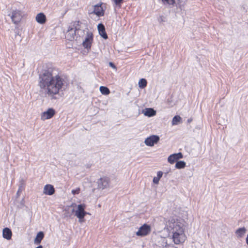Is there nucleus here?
<instances>
[{"mask_svg":"<svg viewBox=\"0 0 248 248\" xmlns=\"http://www.w3.org/2000/svg\"><path fill=\"white\" fill-rule=\"evenodd\" d=\"M93 41V34L92 32H88L84 41L82 43L83 46L87 49L91 48Z\"/></svg>","mask_w":248,"mask_h":248,"instance_id":"8","label":"nucleus"},{"mask_svg":"<svg viewBox=\"0 0 248 248\" xmlns=\"http://www.w3.org/2000/svg\"><path fill=\"white\" fill-rule=\"evenodd\" d=\"M55 190L51 185L47 184L45 186L43 193L47 195H52L55 193Z\"/></svg>","mask_w":248,"mask_h":248,"instance_id":"14","label":"nucleus"},{"mask_svg":"<svg viewBox=\"0 0 248 248\" xmlns=\"http://www.w3.org/2000/svg\"><path fill=\"white\" fill-rule=\"evenodd\" d=\"M144 114L148 117H152L156 114V111L152 108H146L144 111Z\"/></svg>","mask_w":248,"mask_h":248,"instance_id":"18","label":"nucleus"},{"mask_svg":"<svg viewBox=\"0 0 248 248\" xmlns=\"http://www.w3.org/2000/svg\"><path fill=\"white\" fill-rule=\"evenodd\" d=\"M55 114V110L52 108H48L47 111L42 113L41 119L45 120L51 118Z\"/></svg>","mask_w":248,"mask_h":248,"instance_id":"11","label":"nucleus"},{"mask_svg":"<svg viewBox=\"0 0 248 248\" xmlns=\"http://www.w3.org/2000/svg\"><path fill=\"white\" fill-rule=\"evenodd\" d=\"M159 137L157 135H152L147 138L144 141L145 144L148 146H153L159 140Z\"/></svg>","mask_w":248,"mask_h":248,"instance_id":"7","label":"nucleus"},{"mask_svg":"<svg viewBox=\"0 0 248 248\" xmlns=\"http://www.w3.org/2000/svg\"><path fill=\"white\" fill-rule=\"evenodd\" d=\"M147 81L144 78H141L139 81V86L141 89L144 88L147 86Z\"/></svg>","mask_w":248,"mask_h":248,"instance_id":"23","label":"nucleus"},{"mask_svg":"<svg viewBox=\"0 0 248 248\" xmlns=\"http://www.w3.org/2000/svg\"><path fill=\"white\" fill-rule=\"evenodd\" d=\"M99 90L101 93L104 95H108L110 93L108 88L105 86H100Z\"/></svg>","mask_w":248,"mask_h":248,"instance_id":"22","label":"nucleus"},{"mask_svg":"<svg viewBox=\"0 0 248 248\" xmlns=\"http://www.w3.org/2000/svg\"><path fill=\"white\" fill-rule=\"evenodd\" d=\"M35 18L36 21L39 24H44L46 21V16L43 13L38 14Z\"/></svg>","mask_w":248,"mask_h":248,"instance_id":"16","label":"nucleus"},{"mask_svg":"<svg viewBox=\"0 0 248 248\" xmlns=\"http://www.w3.org/2000/svg\"><path fill=\"white\" fill-rule=\"evenodd\" d=\"M162 1L165 4L173 5L175 3L174 0H162Z\"/></svg>","mask_w":248,"mask_h":248,"instance_id":"26","label":"nucleus"},{"mask_svg":"<svg viewBox=\"0 0 248 248\" xmlns=\"http://www.w3.org/2000/svg\"><path fill=\"white\" fill-rule=\"evenodd\" d=\"M66 83L65 79L57 73L53 67H48L41 71L39 75L38 86L40 92L45 97L51 99H56V95L59 94L61 90Z\"/></svg>","mask_w":248,"mask_h":248,"instance_id":"1","label":"nucleus"},{"mask_svg":"<svg viewBox=\"0 0 248 248\" xmlns=\"http://www.w3.org/2000/svg\"><path fill=\"white\" fill-rule=\"evenodd\" d=\"M109 178L107 177L100 178L97 181L98 188L104 189L108 186Z\"/></svg>","mask_w":248,"mask_h":248,"instance_id":"9","label":"nucleus"},{"mask_svg":"<svg viewBox=\"0 0 248 248\" xmlns=\"http://www.w3.org/2000/svg\"><path fill=\"white\" fill-rule=\"evenodd\" d=\"M158 21L159 23H162L165 22V18L163 16H161L158 18Z\"/></svg>","mask_w":248,"mask_h":248,"instance_id":"28","label":"nucleus"},{"mask_svg":"<svg viewBox=\"0 0 248 248\" xmlns=\"http://www.w3.org/2000/svg\"><path fill=\"white\" fill-rule=\"evenodd\" d=\"M162 175H163V172L161 171H159L157 172L156 177L158 178V179H160L162 177Z\"/></svg>","mask_w":248,"mask_h":248,"instance_id":"31","label":"nucleus"},{"mask_svg":"<svg viewBox=\"0 0 248 248\" xmlns=\"http://www.w3.org/2000/svg\"><path fill=\"white\" fill-rule=\"evenodd\" d=\"M79 29L78 28L77 26H75L74 25L73 26H69L68 28L67 31L65 33V38L70 41H72L74 40L75 36L76 35V31L78 30Z\"/></svg>","mask_w":248,"mask_h":248,"instance_id":"5","label":"nucleus"},{"mask_svg":"<svg viewBox=\"0 0 248 248\" xmlns=\"http://www.w3.org/2000/svg\"><path fill=\"white\" fill-rule=\"evenodd\" d=\"M9 16H10L13 22L15 24L19 23L22 18V13L21 11L18 10H13L11 14H9Z\"/></svg>","mask_w":248,"mask_h":248,"instance_id":"4","label":"nucleus"},{"mask_svg":"<svg viewBox=\"0 0 248 248\" xmlns=\"http://www.w3.org/2000/svg\"><path fill=\"white\" fill-rule=\"evenodd\" d=\"M74 213H75V210L72 206L66 207L64 210L63 217L70 218Z\"/></svg>","mask_w":248,"mask_h":248,"instance_id":"13","label":"nucleus"},{"mask_svg":"<svg viewBox=\"0 0 248 248\" xmlns=\"http://www.w3.org/2000/svg\"><path fill=\"white\" fill-rule=\"evenodd\" d=\"M159 180L158 178H157L156 177H155L153 179V183L155 184H158L159 181Z\"/></svg>","mask_w":248,"mask_h":248,"instance_id":"30","label":"nucleus"},{"mask_svg":"<svg viewBox=\"0 0 248 248\" xmlns=\"http://www.w3.org/2000/svg\"><path fill=\"white\" fill-rule=\"evenodd\" d=\"M44 237V234L43 232H39L34 239V243L38 245L40 244Z\"/></svg>","mask_w":248,"mask_h":248,"instance_id":"19","label":"nucleus"},{"mask_svg":"<svg viewBox=\"0 0 248 248\" xmlns=\"http://www.w3.org/2000/svg\"><path fill=\"white\" fill-rule=\"evenodd\" d=\"M183 157V154L180 152L176 154H173L168 157V161L170 163L173 164L177 160L182 158Z\"/></svg>","mask_w":248,"mask_h":248,"instance_id":"12","label":"nucleus"},{"mask_svg":"<svg viewBox=\"0 0 248 248\" xmlns=\"http://www.w3.org/2000/svg\"><path fill=\"white\" fill-rule=\"evenodd\" d=\"M162 246L163 247L162 248H169V245L167 244V242L165 241V240H163L162 241Z\"/></svg>","mask_w":248,"mask_h":248,"instance_id":"29","label":"nucleus"},{"mask_svg":"<svg viewBox=\"0 0 248 248\" xmlns=\"http://www.w3.org/2000/svg\"><path fill=\"white\" fill-rule=\"evenodd\" d=\"M246 229L245 227L240 228L236 230L235 233L237 235V237H242L246 233Z\"/></svg>","mask_w":248,"mask_h":248,"instance_id":"20","label":"nucleus"},{"mask_svg":"<svg viewBox=\"0 0 248 248\" xmlns=\"http://www.w3.org/2000/svg\"><path fill=\"white\" fill-rule=\"evenodd\" d=\"M186 163L184 161H177L175 164V168L178 169H183L186 167Z\"/></svg>","mask_w":248,"mask_h":248,"instance_id":"21","label":"nucleus"},{"mask_svg":"<svg viewBox=\"0 0 248 248\" xmlns=\"http://www.w3.org/2000/svg\"><path fill=\"white\" fill-rule=\"evenodd\" d=\"M22 186H19V188H18V190L17 192V194H19V193L21 192V191L22 190Z\"/></svg>","mask_w":248,"mask_h":248,"instance_id":"33","label":"nucleus"},{"mask_svg":"<svg viewBox=\"0 0 248 248\" xmlns=\"http://www.w3.org/2000/svg\"><path fill=\"white\" fill-rule=\"evenodd\" d=\"M151 228L150 225L144 224L139 229L136 234L139 236H144L148 235L151 232Z\"/></svg>","mask_w":248,"mask_h":248,"instance_id":"6","label":"nucleus"},{"mask_svg":"<svg viewBox=\"0 0 248 248\" xmlns=\"http://www.w3.org/2000/svg\"><path fill=\"white\" fill-rule=\"evenodd\" d=\"M85 205L84 204H80L78 205V209L75 211V216L79 219L80 222H82V219L87 214L85 211Z\"/></svg>","mask_w":248,"mask_h":248,"instance_id":"3","label":"nucleus"},{"mask_svg":"<svg viewBox=\"0 0 248 248\" xmlns=\"http://www.w3.org/2000/svg\"><path fill=\"white\" fill-rule=\"evenodd\" d=\"M169 230L170 229L173 233L172 239L175 244L184 242L186 239L184 233V224L180 222H175L173 219L169 220L167 225Z\"/></svg>","mask_w":248,"mask_h":248,"instance_id":"2","label":"nucleus"},{"mask_svg":"<svg viewBox=\"0 0 248 248\" xmlns=\"http://www.w3.org/2000/svg\"><path fill=\"white\" fill-rule=\"evenodd\" d=\"M246 243L248 245V235H247L246 238Z\"/></svg>","mask_w":248,"mask_h":248,"instance_id":"34","label":"nucleus"},{"mask_svg":"<svg viewBox=\"0 0 248 248\" xmlns=\"http://www.w3.org/2000/svg\"><path fill=\"white\" fill-rule=\"evenodd\" d=\"M113 2H114L115 6H118V8H120L121 7V4L123 2L124 0H112Z\"/></svg>","mask_w":248,"mask_h":248,"instance_id":"25","label":"nucleus"},{"mask_svg":"<svg viewBox=\"0 0 248 248\" xmlns=\"http://www.w3.org/2000/svg\"><path fill=\"white\" fill-rule=\"evenodd\" d=\"M109 66H110L113 68L115 69L116 68L115 65H114V64L113 62H109Z\"/></svg>","mask_w":248,"mask_h":248,"instance_id":"32","label":"nucleus"},{"mask_svg":"<svg viewBox=\"0 0 248 248\" xmlns=\"http://www.w3.org/2000/svg\"><path fill=\"white\" fill-rule=\"evenodd\" d=\"M98 30L100 35L105 39L108 38V35L106 33L105 26L103 24L100 23L97 26Z\"/></svg>","mask_w":248,"mask_h":248,"instance_id":"15","label":"nucleus"},{"mask_svg":"<svg viewBox=\"0 0 248 248\" xmlns=\"http://www.w3.org/2000/svg\"><path fill=\"white\" fill-rule=\"evenodd\" d=\"M80 190V188L79 187H78L75 189H73L72 190V193L73 195L78 194H79Z\"/></svg>","mask_w":248,"mask_h":248,"instance_id":"27","label":"nucleus"},{"mask_svg":"<svg viewBox=\"0 0 248 248\" xmlns=\"http://www.w3.org/2000/svg\"><path fill=\"white\" fill-rule=\"evenodd\" d=\"M12 235V231L8 228H5L3 230L2 235L3 238L7 240H10Z\"/></svg>","mask_w":248,"mask_h":248,"instance_id":"17","label":"nucleus"},{"mask_svg":"<svg viewBox=\"0 0 248 248\" xmlns=\"http://www.w3.org/2000/svg\"><path fill=\"white\" fill-rule=\"evenodd\" d=\"M102 3L96 4L94 6V9L92 13H93L98 16H102L104 15V10L102 7Z\"/></svg>","mask_w":248,"mask_h":248,"instance_id":"10","label":"nucleus"},{"mask_svg":"<svg viewBox=\"0 0 248 248\" xmlns=\"http://www.w3.org/2000/svg\"><path fill=\"white\" fill-rule=\"evenodd\" d=\"M35 248H43V246L41 245H40Z\"/></svg>","mask_w":248,"mask_h":248,"instance_id":"35","label":"nucleus"},{"mask_svg":"<svg viewBox=\"0 0 248 248\" xmlns=\"http://www.w3.org/2000/svg\"><path fill=\"white\" fill-rule=\"evenodd\" d=\"M181 120V118L178 115L175 116L172 120V125H176Z\"/></svg>","mask_w":248,"mask_h":248,"instance_id":"24","label":"nucleus"}]
</instances>
